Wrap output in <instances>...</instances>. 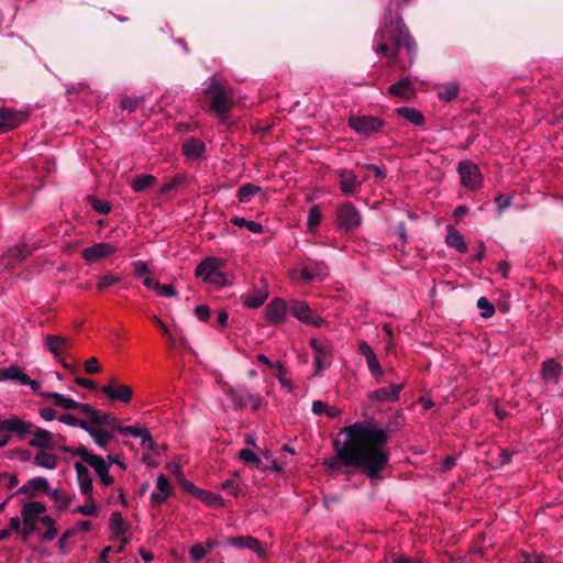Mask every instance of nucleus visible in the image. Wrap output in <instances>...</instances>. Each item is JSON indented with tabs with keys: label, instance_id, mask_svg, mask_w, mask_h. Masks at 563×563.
<instances>
[{
	"label": "nucleus",
	"instance_id": "7c9ffc66",
	"mask_svg": "<svg viewBox=\"0 0 563 563\" xmlns=\"http://www.w3.org/2000/svg\"><path fill=\"white\" fill-rule=\"evenodd\" d=\"M46 511V507L41 501L26 503L22 508L23 522L35 521L36 517H40Z\"/></svg>",
	"mask_w": 563,
	"mask_h": 563
},
{
	"label": "nucleus",
	"instance_id": "6ab92c4d",
	"mask_svg": "<svg viewBox=\"0 0 563 563\" xmlns=\"http://www.w3.org/2000/svg\"><path fill=\"white\" fill-rule=\"evenodd\" d=\"M82 413L88 416L90 426H109L117 430V426L119 424V420L115 417L102 412L88 404L82 407Z\"/></svg>",
	"mask_w": 563,
	"mask_h": 563
},
{
	"label": "nucleus",
	"instance_id": "bb28decb",
	"mask_svg": "<svg viewBox=\"0 0 563 563\" xmlns=\"http://www.w3.org/2000/svg\"><path fill=\"white\" fill-rule=\"evenodd\" d=\"M228 543L239 549H250L257 553L260 556L264 555V550L260 540L252 536L230 538Z\"/></svg>",
	"mask_w": 563,
	"mask_h": 563
},
{
	"label": "nucleus",
	"instance_id": "a878e982",
	"mask_svg": "<svg viewBox=\"0 0 563 563\" xmlns=\"http://www.w3.org/2000/svg\"><path fill=\"white\" fill-rule=\"evenodd\" d=\"M74 466L80 493L85 496L92 495L93 485L89 470L81 462H76Z\"/></svg>",
	"mask_w": 563,
	"mask_h": 563
},
{
	"label": "nucleus",
	"instance_id": "6e6d98bb",
	"mask_svg": "<svg viewBox=\"0 0 563 563\" xmlns=\"http://www.w3.org/2000/svg\"><path fill=\"white\" fill-rule=\"evenodd\" d=\"M209 549H206L205 545L201 543H196L191 545L189 549L190 559L195 562L201 561L207 555Z\"/></svg>",
	"mask_w": 563,
	"mask_h": 563
},
{
	"label": "nucleus",
	"instance_id": "a19ab883",
	"mask_svg": "<svg viewBox=\"0 0 563 563\" xmlns=\"http://www.w3.org/2000/svg\"><path fill=\"white\" fill-rule=\"evenodd\" d=\"M73 514H81L84 516L98 517V506L93 499V495H87L86 503L84 505L76 507L73 510Z\"/></svg>",
	"mask_w": 563,
	"mask_h": 563
},
{
	"label": "nucleus",
	"instance_id": "423d86ee",
	"mask_svg": "<svg viewBox=\"0 0 563 563\" xmlns=\"http://www.w3.org/2000/svg\"><path fill=\"white\" fill-rule=\"evenodd\" d=\"M75 453L93 468L103 486H111L114 483V477L109 473L110 463H107L102 456L90 453L85 445H79Z\"/></svg>",
	"mask_w": 563,
	"mask_h": 563
},
{
	"label": "nucleus",
	"instance_id": "0eeeda50",
	"mask_svg": "<svg viewBox=\"0 0 563 563\" xmlns=\"http://www.w3.org/2000/svg\"><path fill=\"white\" fill-rule=\"evenodd\" d=\"M386 125L383 118L375 115H351L347 120V126L358 135L371 136L378 133Z\"/></svg>",
	"mask_w": 563,
	"mask_h": 563
},
{
	"label": "nucleus",
	"instance_id": "c85d7f7f",
	"mask_svg": "<svg viewBox=\"0 0 563 563\" xmlns=\"http://www.w3.org/2000/svg\"><path fill=\"white\" fill-rule=\"evenodd\" d=\"M448 233L445 236V243L449 247L455 249L460 253L467 252V244L464 241L463 234L456 230L453 225H448Z\"/></svg>",
	"mask_w": 563,
	"mask_h": 563
},
{
	"label": "nucleus",
	"instance_id": "e2e57ef3",
	"mask_svg": "<svg viewBox=\"0 0 563 563\" xmlns=\"http://www.w3.org/2000/svg\"><path fill=\"white\" fill-rule=\"evenodd\" d=\"M391 562L393 563H422V561L419 560L418 558L407 556L399 552L391 554Z\"/></svg>",
	"mask_w": 563,
	"mask_h": 563
},
{
	"label": "nucleus",
	"instance_id": "39448f33",
	"mask_svg": "<svg viewBox=\"0 0 563 563\" xmlns=\"http://www.w3.org/2000/svg\"><path fill=\"white\" fill-rule=\"evenodd\" d=\"M203 93L210 96V110L224 121L233 107L232 92L221 82L210 78L203 84Z\"/></svg>",
	"mask_w": 563,
	"mask_h": 563
},
{
	"label": "nucleus",
	"instance_id": "58836bf2",
	"mask_svg": "<svg viewBox=\"0 0 563 563\" xmlns=\"http://www.w3.org/2000/svg\"><path fill=\"white\" fill-rule=\"evenodd\" d=\"M230 222L239 228H246L252 233L261 234L264 231V227L260 222L247 220L239 216L232 217Z\"/></svg>",
	"mask_w": 563,
	"mask_h": 563
},
{
	"label": "nucleus",
	"instance_id": "aec40b11",
	"mask_svg": "<svg viewBox=\"0 0 563 563\" xmlns=\"http://www.w3.org/2000/svg\"><path fill=\"white\" fill-rule=\"evenodd\" d=\"M309 345L316 352L314 373L319 374L330 366L331 355L327 347L317 339H311Z\"/></svg>",
	"mask_w": 563,
	"mask_h": 563
},
{
	"label": "nucleus",
	"instance_id": "cd10ccee",
	"mask_svg": "<svg viewBox=\"0 0 563 563\" xmlns=\"http://www.w3.org/2000/svg\"><path fill=\"white\" fill-rule=\"evenodd\" d=\"M183 154L189 159H199L206 151V144L197 137L186 140L181 145Z\"/></svg>",
	"mask_w": 563,
	"mask_h": 563
},
{
	"label": "nucleus",
	"instance_id": "72a5a7b5",
	"mask_svg": "<svg viewBox=\"0 0 563 563\" xmlns=\"http://www.w3.org/2000/svg\"><path fill=\"white\" fill-rule=\"evenodd\" d=\"M117 430L122 435H131L134 438H141V443H145V441H151V432L145 428H139L136 426H117Z\"/></svg>",
	"mask_w": 563,
	"mask_h": 563
},
{
	"label": "nucleus",
	"instance_id": "864d4df0",
	"mask_svg": "<svg viewBox=\"0 0 563 563\" xmlns=\"http://www.w3.org/2000/svg\"><path fill=\"white\" fill-rule=\"evenodd\" d=\"M239 459L245 464H251L256 467H260L262 463L261 459L250 449H242L239 453Z\"/></svg>",
	"mask_w": 563,
	"mask_h": 563
},
{
	"label": "nucleus",
	"instance_id": "1a4fd4ad",
	"mask_svg": "<svg viewBox=\"0 0 563 563\" xmlns=\"http://www.w3.org/2000/svg\"><path fill=\"white\" fill-rule=\"evenodd\" d=\"M457 173L461 177V184L467 190H476L483 184V176L479 170V167L472 161L459 162Z\"/></svg>",
	"mask_w": 563,
	"mask_h": 563
},
{
	"label": "nucleus",
	"instance_id": "2f4dec72",
	"mask_svg": "<svg viewBox=\"0 0 563 563\" xmlns=\"http://www.w3.org/2000/svg\"><path fill=\"white\" fill-rule=\"evenodd\" d=\"M396 113L416 126H421L426 122L423 114L413 107L397 108Z\"/></svg>",
	"mask_w": 563,
	"mask_h": 563
},
{
	"label": "nucleus",
	"instance_id": "dca6fc26",
	"mask_svg": "<svg viewBox=\"0 0 563 563\" xmlns=\"http://www.w3.org/2000/svg\"><path fill=\"white\" fill-rule=\"evenodd\" d=\"M336 175L340 179V190L345 196H353L360 191L362 181L357 179L353 170L347 168H340L336 170Z\"/></svg>",
	"mask_w": 563,
	"mask_h": 563
},
{
	"label": "nucleus",
	"instance_id": "f257e3e1",
	"mask_svg": "<svg viewBox=\"0 0 563 563\" xmlns=\"http://www.w3.org/2000/svg\"><path fill=\"white\" fill-rule=\"evenodd\" d=\"M332 441L334 455L325 457L322 465L328 472L351 476L360 471L371 481L382 479L389 464V431L373 419L356 421L340 430Z\"/></svg>",
	"mask_w": 563,
	"mask_h": 563
},
{
	"label": "nucleus",
	"instance_id": "603ef678",
	"mask_svg": "<svg viewBox=\"0 0 563 563\" xmlns=\"http://www.w3.org/2000/svg\"><path fill=\"white\" fill-rule=\"evenodd\" d=\"M476 306L481 310V316L485 319H488L495 314V306L486 297H481L477 300Z\"/></svg>",
	"mask_w": 563,
	"mask_h": 563
},
{
	"label": "nucleus",
	"instance_id": "4c0bfd02",
	"mask_svg": "<svg viewBox=\"0 0 563 563\" xmlns=\"http://www.w3.org/2000/svg\"><path fill=\"white\" fill-rule=\"evenodd\" d=\"M145 102V96H122L120 100V109L132 113Z\"/></svg>",
	"mask_w": 563,
	"mask_h": 563
},
{
	"label": "nucleus",
	"instance_id": "393cba45",
	"mask_svg": "<svg viewBox=\"0 0 563 563\" xmlns=\"http://www.w3.org/2000/svg\"><path fill=\"white\" fill-rule=\"evenodd\" d=\"M268 297L267 286L264 284L261 287H255L253 290L242 296V303L244 308L257 309L266 301Z\"/></svg>",
	"mask_w": 563,
	"mask_h": 563
},
{
	"label": "nucleus",
	"instance_id": "774afa93",
	"mask_svg": "<svg viewBox=\"0 0 563 563\" xmlns=\"http://www.w3.org/2000/svg\"><path fill=\"white\" fill-rule=\"evenodd\" d=\"M101 369L99 361L96 357H90L85 362V371L88 374H97Z\"/></svg>",
	"mask_w": 563,
	"mask_h": 563
},
{
	"label": "nucleus",
	"instance_id": "f8f14e48",
	"mask_svg": "<svg viewBox=\"0 0 563 563\" xmlns=\"http://www.w3.org/2000/svg\"><path fill=\"white\" fill-rule=\"evenodd\" d=\"M129 523L123 519L120 511H113L109 518V530L112 538L120 540L119 547L115 548L117 553H122L129 543V539L125 533L129 531Z\"/></svg>",
	"mask_w": 563,
	"mask_h": 563
},
{
	"label": "nucleus",
	"instance_id": "8fccbe9b",
	"mask_svg": "<svg viewBox=\"0 0 563 563\" xmlns=\"http://www.w3.org/2000/svg\"><path fill=\"white\" fill-rule=\"evenodd\" d=\"M58 420L67 426L78 427L85 431L88 430L89 422L86 420H80L74 415L63 413L58 417Z\"/></svg>",
	"mask_w": 563,
	"mask_h": 563
},
{
	"label": "nucleus",
	"instance_id": "37998d69",
	"mask_svg": "<svg viewBox=\"0 0 563 563\" xmlns=\"http://www.w3.org/2000/svg\"><path fill=\"white\" fill-rule=\"evenodd\" d=\"M187 180L188 179H187L186 175L177 174V175H175L173 177V179L170 181L165 183V184L162 185V187L159 188V194L161 195H166L169 191L184 186L187 183Z\"/></svg>",
	"mask_w": 563,
	"mask_h": 563
},
{
	"label": "nucleus",
	"instance_id": "4468645a",
	"mask_svg": "<svg viewBox=\"0 0 563 563\" xmlns=\"http://www.w3.org/2000/svg\"><path fill=\"white\" fill-rule=\"evenodd\" d=\"M119 247L113 246L111 243L100 242L84 249L81 251V257L87 263H93L117 253Z\"/></svg>",
	"mask_w": 563,
	"mask_h": 563
},
{
	"label": "nucleus",
	"instance_id": "f03ea898",
	"mask_svg": "<svg viewBox=\"0 0 563 563\" xmlns=\"http://www.w3.org/2000/svg\"><path fill=\"white\" fill-rule=\"evenodd\" d=\"M411 1L390 0L373 38L375 53L385 56L404 71L413 65L417 57V43L400 13Z\"/></svg>",
	"mask_w": 563,
	"mask_h": 563
},
{
	"label": "nucleus",
	"instance_id": "a18cd8bd",
	"mask_svg": "<svg viewBox=\"0 0 563 563\" xmlns=\"http://www.w3.org/2000/svg\"><path fill=\"white\" fill-rule=\"evenodd\" d=\"M197 498L210 506L221 507L223 506V499L220 495L212 492L200 489Z\"/></svg>",
	"mask_w": 563,
	"mask_h": 563
},
{
	"label": "nucleus",
	"instance_id": "4d7b16f0",
	"mask_svg": "<svg viewBox=\"0 0 563 563\" xmlns=\"http://www.w3.org/2000/svg\"><path fill=\"white\" fill-rule=\"evenodd\" d=\"M366 364H367L368 371L371 372V374L374 377H382L384 375V371L379 364V361H378L376 354L368 357L366 360Z\"/></svg>",
	"mask_w": 563,
	"mask_h": 563
},
{
	"label": "nucleus",
	"instance_id": "c03bdc74",
	"mask_svg": "<svg viewBox=\"0 0 563 563\" xmlns=\"http://www.w3.org/2000/svg\"><path fill=\"white\" fill-rule=\"evenodd\" d=\"M48 495H49L51 499L54 500L58 505V508L60 510L66 509L71 501L70 495L58 489V488L49 492Z\"/></svg>",
	"mask_w": 563,
	"mask_h": 563
},
{
	"label": "nucleus",
	"instance_id": "0e129e2a",
	"mask_svg": "<svg viewBox=\"0 0 563 563\" xmlns=\"http://www.w3.org/2000/svg\"><path fill=\"white\" fill-rule=\"evenodd\" d=\"M495 203L498 212H503L506 208H508L511 205V197L505 194H499L495 198Z\"/></svg>",
	"mask_w": 563,
	"mask_h": 563
},
{
	"label": "nucleus",
	"instance_id": "338daca9",
	"mask_svg": "<svg viewBox=\"0 0 563 563\" xmlns=\"http://www.w3.org/2000/svg\"><path fill=\"white\" fill-rule=\"evenodd\" d=\"M195 314L198 320L206 322L210 318V308L207 305H199L195 308Z\"/></svg>",
	"mask_w": 563,
	"mask_h": 563
},
{
	"label": "nucleus",
	"instance_id": "f704fd0d",
	"mask_svg": "<svg viewBox=\"0 0 563 563\" xmlns=\"http://www.w3.org/2000/svg\"><path fill=\"white\" fill-rule=\"evenodd\" d=\"M156 183V177L150 174H140L131 181V188L134 192H143Z\"/></svg>",
	"mask_w": 563,
	"mask_h": 563
},
{
	"label": "nucleus",
	"instance_id": "e433bc0d",
	"mask_svg": "<svg viewBox=\"0 0 563 563\" xmlns=\"http://www.w3.org/2000/svg\"><path fill=\"white\" fill-rule=\"evenodd\" d=\"M33 464L37 467L54 470L57 466V456L41 450L35 454Z\"/></svg>",
	"mask_w": 563,
	"mask_h": 563
},
{
	"label": "nucleus",
	"instance_id": "9b49d317",
	"mask_svg": "<svg viewBox=\"0 0 563 563\" xmlns=\"http://www.w3.org/2000/svg\"><path fill=\"white\" fill-rule=\"evenodd\" d=\"M29 114L24 111L15 110L9 107L0 108V134H5L18 129L26 122Z\"/></svg>",
	"mask_w": 563,
	"mask_h": 563
},
{
	"label": "nucleus",
	"instance_id": "49530a36",
	"mask_svg": "<svg viewBox=\"0 0 563 563\" xmlns=\"http://www.w3.org/2000/svg\"><path fill=\"white\" fill-rule=\"evenodd\" d=\"M87 199L90 207L99 214H108L112 210L111 203L106 200H100L95 196H88Z\"/></svg>",
	"mask_w": 563,
	"mask_h": 563
},
{
	"label": "nucleus",
	"instance_id": "680f3d73",
	"mask_svg": "<svg viewBox=\"0 0 563 563\" xmlns=\"http://www.w3.org/2000/svg\"><path fill=\"white\" fill-rule=\"evenodd\" d=\"M156 292L158 296L168 297V298L178 296V292L175 289L173 284H168V285L158 284Z\"/></svg>",
	"mask_w": 563,
	"mask_h": 563
},
{
	"label": "nucleus",
	"instance_id": "412c9836",
	"mask_svg": "<svg viewBox=\"0 0 563 563\" xmlns=\"http://www.w3.org/2000/svg\"><path fill=\"white\" fill-rule=\"evenodd\" d=\"M402 384H391L386 387H380L375 390H372L368 394V398L372 400H376L378 402L385 401H397L399 399V394L402 390Z\"/></svg>",
	"mask_w": 563,
	"mask_h": 563
},
{
	"label": "nucleus",
	"instance_id": "c756f323",
	"mask_svg": "<svg viewBox=\"0 0 563 563\" xmlns=\"http://www.w3.org/2000/svg\"><path fill=\"white\" fill-rule=\"evenodd\" d=\"M3 380H15L20 384H25L29 382V376L19 365H11L0 369V382Z\"/></svg>",
	"mask_w": 563,
	"mask_h": 563
},
{
	"label": "nucleus",
	"instance_id": "4be33fe9",
	"mask_svg": "<svg viewBox=\"0 0 563 563\" xmlns=\"http://www.w3.org/2000/svg\"><path fill=\"white\" fill-rule=\"evenodd\" d=\"M563 373V366L554 358L544 361L541 365V378L545 384L558 385Z\"/></svg>",
	"mask_w": 563,
	"mask_h": 563
},
{
	"label": "nucleus",
	"instance_id": "b1692460",
	"mask_svg": "<svg viewBox=\"0 0 563 563\" xmlns=\"http://www.w3.org/2000/svg\"><path fill=\"white\" fill-rule=\"evenodd\" d=\"M42 397L53 400L56 407L66 409V410H79L82 412V407L87 406V404L78 402L69 397H66L63 394L55 391H46L40 394Z\"/></svg>",
	"mask_w": 563,
	"mask_h": 563
},
{
	"label": "nucleus",
	"instance_id": "13d9d810",
	"mask_svg": "<svg viewBox=\"0 0 563 563\" xmlns=\"http://www.w3.org/2000/svg\"><path fill=\"white\" fill-rule=\"evenodd\" d=\"M131 265L133 267V275L135 278H141L152 273L144 261H134Z\"/></svg>",
	"mask_w": 563,
	"mask_h": 563
},
{
	"label": "nucleus",
	"instance_id": "20e7f679",
	"mask_svg": "<svg viewBox=\"0 0 563 563\" xmlns=\"http://www.w3.org/2000/svg\"><path fill=\"white\" fill-rule=\"evenodd\" d=\"M225 266V260L217 256H207L196 266L195 276L201 278L206 284L224 287L229 285L228 275L223 272Z\"/></svg>",
	"mask_w": 563,
	"mask_h": 563
},
{
	"label": "nucleus",
	"instance_id": "5701e85b",
	"mask_svg": "<svg viewBox=\"0 0 563 563\" xmlns=\"http://www.w3.org/2000/svg\"><path fill=\"white\" fill-rule=\"evenodd\" d=\"M157 492L151 494V503L155 506H161L166 503L168 497L173 495V487L168 478L164 474H159L156 481Z\"/></svg>",
	"mask_w": 563,
	"mask_h": 563
},
{
	"label": "nucleus",
	"instance_id": "2eb2a0df",
	"mask_svg": "<svg viewBox=\"0 0 563 563\" xmlns=\"http://www.w3.org/2000/svg\"><path fill=\"white\" fill-rule=\"evenodd\" d=\"M289 311V305L282 298H274L265 309V318L272 324L285 322L286 314Z\"/></svg>",
	"mask_w": 563,
	"mask_h": 563
},
{
	"label": "nucleus",
	"instance_id": "de8ad7c7",
	"mask_svg": "<svg viewBox=\"0 0 563 563\" xmlns=\"http://www.w3.org/2000/svg\"><path fill=\"white\" fill-rule=\"evenodd\" d=\"M229 396L234 408L242 409L249 406L250 398H247V396H250V393L232 390L229 393Z\"/></svg>",
	"mask_w": 563,
	"mask_h": 563
},
{
	"label": "nucleus",
	"instance_id": "ea45409f",
	"mask_svg": "<svg viewBox=\"0 0 563 563\" xmlns=\"http://www.w3.org/2000/svg\"><path fill=\"white\" fill-rule=\"evenodd\" d=\"M460 91V86L456 82H446L438 89V98L443 101L454 100Z\"/></svg>",
	"mask_w": 563,
	"mask_h": 563
},
{
	"label": "nucleus",
	"instance_id": "473e14b6",
	"mask_svg": "<svg viewBox=\"0 0 563 563\" xmlns=\"http://www.w3.org/2000/svg\"><path fill=\"white\" fill-rule=\"evenodd\" d=\"M86 432L93 439L95 443L100 448L106 450L109 443L112 440V435L102 428H95L92 426H88V430Z\"/></svg>",
	"mask_w": 563,
	"mask_h": 563
},
{
	"label": "nucleus",
	"instance_id": "6e6552de",
	"mask_svg": "<svg viewBox=\"0 0 563 563\" xmlns=\"http://www.w3.org/2000/svg\"><path fill=\"white\" fill-rule=\"evenodd\" d=\"M335 219L338 227L346 232H352L362 224L361 212L350 201L343 202L338 207Z\"/></svg>",
	"mask_w": 563,
	"mask_h": 563
},
{
	"label": "nucleus",
	"instance_id": "bf43d9fd",
	"mask_svg": "<svg viewBox=\"0 0 563 563\" xmlns=\"http://www.w3.org/2000/svg\"><path fill=\"white\" fill-rule=\"evenodd\" d=\"M77 533V528L67 529L58 539L57 547L59 552L66 553L67 551V541L73 538Z\"/></svg>",
	"mask_w": 563,
	"mask_h": 563
},
{
	"label": "nucleus",
	"instance_id": "3c124183",
	"mask_svg": "<svg viewBox=\"0 0 563 563\" xmlns=\"http://www.w3.org/2000/svg\"><path fill=\"white\" fill-rule=\"evenodd\" d=\"M120 280H121V277L118 276V275L104 274V275H101L98 278V283L96 285V288L98 289V291H103L108 287L118 284Z\"/></svg>",
	"mask_w": 563,
	"mask_h": 563
},
{
	"label": "nucleus",
	"instance_id": "c9c22d12",
	"mask_svg": "<svg viewBox=\"0 0 563 563\" xmlns=\"http://www.w3.org/2000/svg\"><path fill=\"white\" fill-rule=\"evenodd\" d=\"M262 192V188L252 183L242 185L236 191V198L240 203L250 202L253 197Z\"/></svg>",
	"mask_w": 563,
	"mask_h": 563
},
{
	"label": "nucleus",
	"instance_id": "79ce46f5",
	"mask_svg": "<svg viewBox=\"0 0 563 563\" xmlns=\"http://www.w3.org/2000/svg\"><path fill=\"white\" fill-rule=\"evenodd\" d=\"M324 269L325 267H322L320 265H317L313 268L303 267L301 268L300 274L301 277L307 282H311L314 279H324L325 276L328 275L325 272H323Z\"/></svg>",
	"mask_w": 563,
	"mask_h": 563
},
{
	"label": "nucleus",
	"instance_id": "052dcab7",
	"mask_svg": "<svg viewBox=\"0 0 563 563\" xmlns=\"http://www.w3.org/2000/svg\"><path fill=\"white\" fill-rule=\"evenodd\" d=\"M221 488L233 496H239V494L241 493L240 484L233 478H229L222 482Z\"/></svg>",
	"mask_w": 563,
	"mask_h": 563
},
{
	"label": "nucleus",
	"instance_id": "a211bd4d",
	"mask_svg": "<svg viewBox=\"0 0 563 563\" xmlns=\"http://www.w3.org/2000/svg\"><path fill=\"white\" fill-rule=\"evenodd\" d=\"M115 379L112 377L109 380V385L102 386L100 391L103 393L112 401L130 402L132 399V388L128 385H120L117 388Z\"/></svg>",
	"mask_w": 563,
	"mask_h": 563
},
{
	"label": "nucleus",
	"instance_id": "69168bd1",
	"mask_svg": "<svg viewBox=\"0 0 563 563\" xmlns=\"http://www.w3.org/2000/svg\"><path fill=\"white\" fill-rule=\"evenodd\" d=\"M36 531V523L35 521H27L23 522V527H21V538L26 541L30 536Z\"/></svg>",
	"mask_w": 563,
	"mask_h": 563
},
{
	"label": "nucleus",
	"instance_id": "09e8293b",
	"mask_svg": "<svg viewBox=\"0 0 563 563\" xmlns=\"http://www.w3.org/2000/svg\"><path fill=\"white\" fill-rule=\"evenodd\" d=\"M322 213L318 205L312 206L308 212L307 227L308 231H313L321 222Z\"/></svg>",
	"mask_w": 563,
	"mask_h": 563
},
{
	"label": "nucleus",
	"instance_id": "f3484780",
	"mask_svg": "<svg viewBox=\"0 0 563 563\" xmlns=\"http://www.w3.org/2000/svg\"><path fill=\"white\" fill-rule=\"evenodd\" d=\"M387 93L390 97H397L407 101L416 97V88L411 78L406 76L391 84L387 89Z\"/></svg>",
	"mask_w": 563,
	"mask_h": 563
},
{
	"label": "nucleus",
	"instance_id": "9d476101",
	"mask_svg": "<svg viewBox=\"0 0 563 563\" xmlns=\"http://www.w3.org/2000/svg\"><path fill=\"white\" fill-rule=\"evenodd\" d=\"M288 312L300 322L308 325H312L314 328H320L324 323V319L319 316H316L311 308L309 307V305L305 301H290Z\"/></svg>",
	"mask_w": 563,
	"mask_h": 563
},
{
	"label": "nucleus",
	"instance_id": "ddd939ff",
	"mask_svg": "<svg viewBox=\"0 0 563 563\" xmlns=\"http://www.w3.org/2000/svg\"><path fill=\"white\" fill-rule=\"evenodd\" d=\"M44 346L58 360L64 368L70 369L73 367L62 357L69 346V342L65 336L46 334L44 336Z\"/></svg>",
	"mask_w": 563,
	"mask_h": 563
},
{
	"label": "nucleus",
	"instance_id": "5fc2aeb1",
	"mask_svg": "<svg viewBox=\"0 0 563 563\" xmlns=\"http://www.w3.org/2000/svg\"><path fill=\"white\" fill-rule=\"evenodd\" d=\"M31 490L49 493V484L45 477L36 476L31 478L30 481Z\"/></svg>",
	"mask_w": 563,
	"mask_h": 563
},
{
	"label": "nucleus",
	"instance_id": "7ed1b4c3",
	"mask_svg": "<svg viewBox=\"0 0 563 563\" xmlns=\"http://www.w3.org/2000/svg\"><path fill=\"white\" fill-rule=\"evenodd\" d=\"M0 427L8 432H11V437H16L18 440L23 441L27 435H34L30 440L29 444L32 448L40 450H49L54 448L53 433L48 430L38 428L32 422L24 421L18 416H10L1 422Z\"/></svg>",
	"mask_w": 563,
	"mask_h": 563
}]
</instances>
